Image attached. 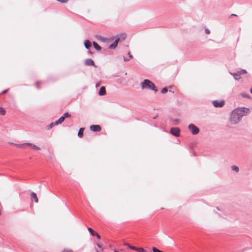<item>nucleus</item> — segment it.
Returning a JSON list of instances; mask_svg holds the SVG:
<instances>
[{
  "label": "nucleus",
  "instance_id": "bb28decb",
  "mask_svg": "<svg viewBox=\"0 0 252 252\" xmlns=\"http://www.w3.org/2000/svg\"><path fill=\"white\" fill-rule=\"evenodd\" d=\"M167 92V89L166 88H163V89L161 90V93H162V94H165V93H166Z\"/></svg>",
  "mask_w": 252,
  "mask_h": 252
},
{
  "label": "nucleus",
  "instance_id": "aec40b11",
  "mask_svg": "<svg viewBox=\"0 0 252 252\" xmlns=\"http://www.w3.org/2000/svg\"><path fill=\"white\" fill-rule=\"evenodd\" d=\"M125 245L128 246L130 249H132V250H135V251H137V248L135 247L131 246L127 243H125Z\"/></svg>",
  "mask_w": 252,
  "mask_h": 252
},
{
  "label": "nucleus",
  "instance_id": "c85d7f7f",
  "mask_svg": "<svg viewBox=\"0 0 252 252\" xmlns=\"http://www.w3.org/2000/svg\"><path fill=\"white\" fill-rule=\"evenodd\" d=\"M40 84V82H39V81H37L36 82L35 84H36L37 88H39V86Z\"/></svg>",
  "mask_w": 252,
  "mask_h": 252
},
{
  "label": "nucleus",
  "instance_id": "4be33fe9",
  "mask_svg": "<svg viewBox=\"0 0 252 252\" xmlns=\"http://www.w3.org/2000/svg\"><path fill=\"white\" fill-rule=\"evenodd\" d=\"M5 114V110L2 108L0 107V114H1L2 115H4Z\"/></svg>",
  "mask_w": 252,
  "mask_h": 252
},
{
  "label": "nucleus",
  "instance_id": "5701e85b",
  "mask_svg": "<svg viewBox=\"0 0 252 252\" xmlns=\"http://www.w3.org/2000/svg\"><path fill=\"white\" fill-rule=\"evenodd\" d=\"M238 72L240 73L241 75L242 74H246L247 73V70L245 69H242L241 70L239 71Z\"/></svg>",
  "mask_w": 252,
  "mask_h": 252
},
{
  "label": "nucleus",
  "instance_id": "4c0bfd02",
  "mask_svg": "<svg viewBox=\"0 0 252 252\" xmlns=\"http://www.w3.org/2000/svg\"><path fill=\"white\" fill-rule=\"evenodd\" d=\"M68 0H64V3L67 1Z\"/></svg>",
  "mask_w": 252,
  "mask_h": 252
},
{
  "label": "nucleus",
  "instance_id": "f03ea898",
  "mask_svg": "<svg viewBox=\"0 0 252 252\" xmlns=\"http://www.w3.org/2000/svg\"><path fill=\"white\" fill-rule=\"evenodd\" d=\"M140 85L141 89L143 90L146 89L152 90L156 93L158 91L154 84L148 79H145L141 83Z\"/></svg>",
  "mask_w": 252,
  "mask_h": 252
},
{
  "label": "nucleus",
  "instance_id": "1a4fd4ad",
  "mask_svg": "<svg viewBox=\"0 0 252 252\" xmlns=\"http://www.w3.org/2000/svg\"><path fill=\"white\" fill-rule=\"evenodd\" d=\"M88 231L91 233V234L93 235V236H95L97 237V238L99 239H100L101 238L100 237V236L99 235L98 233H97V232H95L92 228H91V227H88Z\"/></svg>",
  "mask_w": 252,
  "mask_h": 252
},
{
  "label": "nucleus",
  "instance_id": "72a5a7b5",
  "mask_svg": "<svg viewBox=\"0 0 252 252\" xmlns=\"http://www.w3.org/2000/svg\"><path fill=\"white\" fill-rule=\"evenodd\" d=\"M100 84L99 83H97L95 85L96 87L97 88L99 86Z\"/></svg>",
  "mask_w": 252,
  "mask_h": 252
},
{
  "label": "nucleus",
  "instance_id": "2f4dec72",
  "mask_svg": "<svg viewBox=\"0 0 252 252\" xmlns=\"http://www.w3.org/2000/svg\"><path fill=\"white\" fill-rule=\"evenodd\" d=\"M7 91H8V90H5L2 91L1 94H5V93H6L7 92Z\"/></svg>",
  "mask_w": 252,
  "mask_h": 252
},
{
  "label": "nucleus",
  "instance_id": "9d476101",
  "mask_svg": "<svg viewBox=\"0 0 252 252\" xmlns=\"http://www.w3.org/2000/svg\"><path fill=\"white\" fill-rule=\"evenodd\" d=\"M119 40H120L119 38H118V37L117 38L115 39V40L114 42V43L110 45L109 48H110V49H114V48H115L116 47V46H117V44H118Z\"/></svg>",
  "mask_w": 252,
  "mask_h": 252
},
{
  "label": "nucleus",
  "instance_id": "a878e982",
  "mask_svg": "<svg viewBox=\"0 0 252 252\" xmlns=\"http://www.w3.org/2000/svg\"><path fill=\"white\" fill-rule=\"evenodd\" d=\"M205 32L207 34H209L211 32L210 31L209 29H207V28H206L205 29Z\"/></svg>",
  "mask_w": 252,
  "mask_h": 252
},
{
  "label": "nucleus",
  "instance_id": "e433bc0d",
  "mask_svg": "<svg viewBox=\"0 0 252 252\" xmlns=\"http://www.w3.org/2000/svg\"><path fill=\"white\" fill-rule=\"evenodd\" d=\"M1 209H0V216H1Z\"/></svg>",
  "mask_w": 252,
  "mask_h": 252
},
{
  "label": "nucleus",
  "instance_id": "4468645a",
  "mask_svg": "<svg viewBox=\"0 0 252 252\" xmlns=\"http://www.w3.org/2000/svg\"><path fill=\"white\" fill-rule=\"evenodd\" d=\"M17 147L19 148H23L25 145L30 146L31 147L32 146V143H25L21 144H15Z\"/></svg>",
  "mask_w": 252,
  "mask_h": 252
},
{
  "label": "nucleus",
  "instance_id": "6ab92c4d",
  "mask_svg": "<svg viewBox=\"0 0 252 252\" xmlns=\"http://www.w3.org/2000/svg\"><path fill=\"white\" fill-rule=\"evenodd\" d=\"M231 169L233 171H235L236 172H238L239 171V167L235 165H233L231 166Z\"/></svg>",
  "mask_w": 252,
  "mask_h": 252
},
{
  "label": "nucleus",
  "instance_id": "ddd939ff",
  "mask_svg": "<svg viewBox=\"0 0 252 252\" xmlns=\"http://www.w3.org/2000/svg\"><path fill=\"white\" fill-rule=\"evenodd\" d=\"M99 95H104L106 94V90L104 87H101L99 90Z\"/></svg>",
  "mask_w": 252,
  "mask_h": 252
},
{
  "label": "nucleus",
  "instance_id": "9b49d317",
  "mask_svg": "<svg viewBox=\"0 0 252 252\" xmlns=\"http://www.w3.org/2000/svg\"><path fill=\"white\" fill-rule=\"evenodd\" d=\"M230 73L233 76L234 79L236 80H239L241 78V75L238 71L235 73L230 72Z\"/></svg>",
  "mask_w": 252,
  "mask_h": 252
},
{
  "label": "nucleus",
  "instance_id": "a211bd4d",
  "mask_svg": "<svg viewBox=\"0 0 252 252\" xmlns=\"http://www.w3.org/2000/svg\"><path fill=\"white\" fill-rule=\"evenodd\" d=\"M31 148L33 149H34V150H41V148L37 146H36L35 145L32 144V146H31Z\"/></svg>",
  "mask_w": 252,
  "mask_h": 252
},
{
  "label": "nucleus",
  "instance_id": "20e7f679",
  "mask_svg": "<svg viewBox=\"0 0 252 252\" xmlns=\"http://www.w3.org/2000/svg\"><path fill=\"white\" fill-rule=\"evenodd\" d=\"M180 130L178 127H172L170 129V133L177 137L180 136Z\"/></svg>",
  "mask_w": 252,
  "mask_h": 252
},
{
  "label": "nucleus",
  "instance_id": "f257e3e1",
  "mask_svg": "<svg viewBox=\"0 0 252 252\" xmlns=\"http://www.w3.org/2000/svg\"><path fill=\"white\" fill-rule=\"evenodd\" d=\"M249 109L245 107L238 108L232 111L229 117V122L232 125L238 124L242 118L249 113Z\"/></svg>",
  "mask_w": 252,
  "mask_h": 252
},
{
  "label": "nucleus",
  "instance_id": "39448f33",
  "mask_svg": "<svg viewBox=\"0 0 252 252\" xmlns=\"http://www.w3.org/2000/svg\"><path fill=\"white\" fill-rule=\"evenodd\" d=\"M63 122V116H62L60 117V118L59 120H57L55 122L51 123L49 125V127L48 129H51L54 126L58 125V124H61Z\"/></svg>",
  "mask_w": 252,
  "mask_h": 252
},
{
  "label": "nucleus",
  "instance_id": "7ed1b4c3",
  "mask_svg": "<svg viewBox=\"0 0 252 252\" xmlns=\"http://www.w3.org/2000/svg\"><path fill=\"white\" fill-rule=\"evenodd\" d=\"M188 128L191 133L194 135L198 134L199 132V129L193 124H189Z\"/></svg>",
  "mask_w": 252,
  "mask_h": 252
},
{
  "label": "nucleus",
  "instance_id": "f704fd0d",
  "mask_svg": "<svg viewBox=\"0 0 252 252\" xmlns=\"http://www.w3.org/2000/svg\"><path fill=\"white\" fill-rule=\"evenodd\" d=\"M124 61H128V59H126L125 58H124Z\"/></svg>",
  "mask_w": 252,
  "mask_h": 252
},
{
  "label": "nucleus",
  "instance_id": "58836bf2",
  "mask_svg": "<svg viewBox=\"0 0 252 252\" xmlns=\"http://www.w3.org/2000/svg\"><path fill=\"white\" fill-rule=\"evenodd\" d=\"M96 252H99L97 250H96Z\"/></svg>",
  "mask_w": 252,
  "mask_h": 252
},
{
  "label": "nucleus",
  "instance_id": "473e14b6",
  "mask_svg": "<svg viewBox=\"0 0 252 252\" xmlns=\"http://www.w3.org/2000/svg\"><path fill=\"white\" fill-rule=\"evenodd\" d=\"M128 55L130 58L132 59L133 58V56L130 54V53H128Z\"/></svg>",
  "mask_w": 252,
  "mask_h": 252
},
{
  "label": "nucleus",
  "instance_id": "cd10ccee",
  "mask_svg": "<svg viewBox=\"0 0 252 252\" xmlns=\"http://www.w3.org/2000/svg\"><path fill=\"white\" fill-rule=\"evenodd\" d=\"M137 251L140 252H144L145 250L143 248H137Z\"/></svg>",
  "mask_w": 252,
  "mask_h": 252
},
{
  "label": "nucleus",
  "instance_id": "c756f323",
  "mask_svg": "<svg viewBox=\"0 0 252 252\" xmlns=\"http://www.w3.org/2000/svg\"><path fill=\"white\" fill-rule=\"evenodd\" d=\"M178 123H179V120H175L174 121V125H177Z\"/></svg>",
  "mask_w": 252,
  "mask_h": 252
},
{
  "label": "nucleus",
  "instance_id": "412c9836",
  "mask_svg": "<svg viewBox=\"0 0 252 252\" xmlns=\"http://www.w3.org/2000/svg\"><path fill=\"white\" fill-rule=\"evenodd\" d=\"M241 95L243 97H245V98H250V95L249 94L246 93H242L241 94Z\"/></svg>",
  "mask_w": 252,
  "mask_h": 252
},
{
  "label": "nucleus",
  "instance_id": "393cba45",
  "mask_svg": "<svg viewBox=\"0 0 252 252\" xmlns=\"http://www.w3.org/2000/svg\"><path fill=\"white\" fill-rule=\"evenodd\" d=\"M153 252H163L162 251H161L157 249L156 248H153Z\"/></svg>",
  "mask_w": 252,
  "mask_h": 252
},
{
  "label": "nucleus",
  "instance_id": "2eb2a0df",
  "mask_svg": "<svg viewBox=\"0 0 252 252\" xmlns=\"http://www.w3.org/2000/svg\"><path fill=\"white\" fill-rule=\"evenodd\" d=\"M85 48L87 49H89L91 46V43L89 40H86L84 43Z\"/></svg>",
  "mask_w": 252,
  "mask_h": 252
},
{
  "label": "nucleus",
  "instance_id": "6e6552de",
  "mask_svg": "<svg viewBox=\"0 0 252 252\" xmlns=\"http://www.w3.org/2000/svg\"><path fill=\"white\" fill-rule=\"evenodd\" d=\"M85 64L86 65L90 66L92 65L96 67L94 64V62L91 59H87L85 61Z\"/></svg>",
  "mask_w": 252,
  "mask_h": 252
},
{
  "label": "nucleus",
  "instance_id": "f8f14e48",
  "mask_svg": "<svg viewBox=\"0 0 252 252\" xmlns=\"http://www.w3.org/2000/svg\"><path fill=\"white\" fill-rule=\"evenodd\" d=\"M31 198L32 199H34L35 203H37L38 202V199L35 193L32 192L31 194Z\"/></svg>",
  "mask_w": 252,
  "mask_h": 252
},
{
  "label": "nucleus",
  "instance_id": "423d86ee",
  "mask_svg": "<svg viewBox=\"0 0 252 252\" xmlns=\"http://www.w3.org/2000/svg\"><path fill=\"white\" fill-rule=\"evenodd\" d=\"M213 104L215 107H221L224 105V101H218L217 100H214L213 101Z\"/></svg>",
  "mask_w": 252,
  "mask_h": 252
},
{
  "label": "nucleus",
  "instance_id": "c9c22d12",
  "mask_svg": "<svg viewBox=\"0 0 252 252\" xmlns=\"http://www.w3.org/2000/svg\"><path fill=\"white\" fill-rule=\"evenodd\" d=\"M250 92L252 94V87L250 89Z\"/></svg>",
  "mask_w": 252,
  "mask_h": 252
},
{
  "label": "nucleus",
  "instance_id": "7c9ffc66",
  "mask_svg": "<svg viewBox=\"0 0 252 252\" xmlns=\"http://www.w3.org/2000/svg\"><path fill=\"white\" fill-rule=\"evenodd\" d=\"M97 246L98 248H99L100 249H101V250H103V249L102 248V246L99 244H97Z\"/></svg>",
  "mask_w": 252,
  "mask_h": 252
},
{
  "label": "nucleus",
  "instance_id": "f3484780",
  "mask_svg": "<svg viewBox=\"0 0 252 252\" xmlns=\"http://www.w3.org/2000/svg\"><path fill=\"white\" fill-rule=\"evenodd\" d=\"M84 128H80L78 133V135L80 137H82L83 134Z\"/></svg>",
  "mask_w": 252,
  "mask_h": 252
},
{
  "label": "nucleus",
  "instance_id": "dca6fc26",
  "mask_svg": "<svg viewBox=\"0 0 252 252\" xmlns=\"http://www.w3.org/2000/svg\"><path fill=\"white\" fill-rule=\"evenodd\" d=\"M93 44L94 48L96 50H98V51L100 50L101 47L99 46V45L97 43H96L95 42H94Z\"/></svg>",
  "mask_w": 252,
  "mask_h": 252
},
{
  "label": "nucleus",
  "instance_id": "0eeeda50",
  "mask_svg": "<svg viewBox=\"0 0 252 252\" xmlns=\"http://www.w3.org/2000/svg\"><path fill=\"white\" fill-rule=\"evenodd\" d=\"M90 129L93 131H99L101 130V127L99 125H91Z\"/></svg>",
  "mask_w": 252,
  "mask_h": 252
},
{
  "label": "nucleus",
  "instance_id": "b1692460",
  "mask_svg": "<svg viewBox=\"0 0 252 252\" xmlns=\"http://www.w3.org/2000/svg\"><path fill=\"white\" fill-rule=\"evenodd\" d=\"M70 116H71L70 114H69L68 113H64V119L65 118H69Z\"/></svg>",
  "mask_w": 252,
  "mask_h": 252
}]
</instances>
